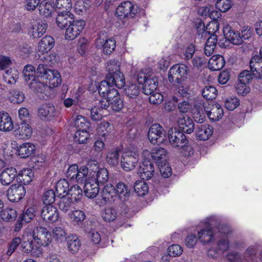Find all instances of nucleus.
Here are the masks:
<instances>
[{"mask_svg":"<svg viewBox=\"0 0 262 262\" xmlns=\"http://www.w3.org/2000/svg\"><path fill=\"white\" fill-rule=\"evenodd\" d=\"M139 155L137 151L127 150L122 155L121 167L126 171L133 170L139 162Z\"/></svg>","mask_w":262,"mask_h":262,"instance_id":"4","label":"nucleus"},{"mask_svg":"<svg viewBox=\"0 0 262 262\" xmlns=\"http://www.w3.org/2000/svg\"><path fill=\"white\" fill-rule=\"evenodd\" d=\"M85 25L83 20H75L66 29L65 38L68 40H73L78 37Z\"/></svg>","mask_w":262,"mask_h":262,"instance_id":"9","label":"nucleus"},{"mask_svg":"<svg viewBox=\"0 0 262 262\" xmlns=\"http://www.w3.org/2000/svg\"><path fill=\"white\" fill-rule=\"evenodd\" d=\"M29 88L34 92L42 93L45 89V84L39 81L38 78H34L29 84Z\"/></svg>","mask_w":262,"mask_h":262,"instance_id":"54","label":"nucleus"},{"mask_svg":"<svg viewBox=\"0 0 262 262\" xmlns=\"http://www.w3.org/2000/svg\"><path fill=\"white\" fill-rule=\"evenodd\" d=\"M40 216L45 222L53 223L58 221L59 212L55 207L47 205L42 207L40 212Z\"/></svg>","mask_w":262,"mask_h":262,"instance_id":"11","label":"nucleus"},{"mask_svg":"<svg viewBox=\"0 0 262 262\" xmlns=\"http://www.w3.org/2000/svg\"><path fill=\"white\" fill-rule=\"evenodd\" d=\"M202 94L206 100H212L216 97L217 90L213 86H207L203 90Z\"/></svg>","mask_w":262,"mask_h":262,"instance_id":"51","label":"nucleus"},{"mask_svg":"<svg viewBox=\"0 0 262 262\" xmlns=\"http://www.w3.org/2000/svg\"><path fill=\"white\" fill-rule=\"evenodd\" d=\"M26 194V189L20 184L12 185L8 189L7 195L12 202H17L21 200Z\"/></svg>","mask_w":262,"mask_h":262,"instance_id":"12","label":"nucleus"},{"mask_svg":"<svg viewBox=\"0 0 262 262\" xmlns=\"http://www.w3.org/2000/svg\"><path fill=\"white\" fill-rule=\"evenodd\" d=\"M69 190V184L66 179H60L56 183V192L58 197L66 196Z\"/></svg>","mask_w":262,"mask_h":262,"instance_id":"33","label":"nucleus"},{"mask_svg":"<svg viewBox=\"0 0 262 262\" xmlns=\"http://www.w3.org/2000/svg\"><path fill=\"white\" fill-rule=\"evenodd\" d=\"M73 200L75 202H78L82 197V190L78 185H74L72 186L69 191L68 196Z\"/></svg>","mask_w":262,"mask_h":262,"instance_id":"41","label":"nucleus"},{"mask_svg":"<svg viewBox=\"0 0 262 262\" xmlns=\"http://www.w3.org/2000/svg\"><path fill=\"white\" fill-rule=\"evenodd\" d=\"M215 7L220 11L225 12L231 8V2L230 0H218Z\"/></svg>","mask_w":262,"mask_h":262,"instance_id":"56","label":"nucleus"},{"mask_svg":"<svg viewBox=\"0 0 262 262\" xmlns=\"http://www.w3.org/2000/svg\"><path fill=\"white\" fill-rule=\"evenodd\" d=\"M34 175V173L31 169H24L19 172L18 177L21 183L27 185L32 181Z\"/></svg>","mask_w":262,"mask_h":262,"instance_id":"40","label":"nucleus"},{"mask_svg":"<svg viewBox=\"0 0 262 262\" xmlns=\"http://www.w3.org/2000/svg\"><path fill=\"white\" fill-rule=\"evenodd\" d=\"M134 190L139 196H143L148 192V187L143 181H136L134 184Z\"/></svg>","mask_w":262,"mask_h":262,"instance_id":"49","label":"nucleus"},{"mask_svg":"<svg viewBox=\"0 0 262 262\" xmlns=\"http://www.w3.org/2000/svg\"><path fill=\"white\" fill-rule=\"evenodd\" d=\"M179 128L182 132L191 134L194 131V127L192 120L188 116L180 118L178 121Z\"/></svg>","mask_w":262,"mask_h":262,"instance_id":"22","label":"nucleus"},{"mask_svg":"<svg viewBox=\"0 0 262 262\" xmlns=\"http://www.w3.org/2000/svg\"><path fill=\"white\" fill-rule=\"evenodd\" d=\"M17 174L15 168H7L4 170L0 174V182L4 186L10 185Z\"/></svg>","mask_w":262,"mask_h":262,"instance_id":"19","label":"nucleus"},{"mask_svg":"<svg viewBox=\"0 0 262 262\" xmlns=\"http://www.w3.org/2000/svg\"><path fill=\"white\" fill-rule=\"evenodd\" d=\"M99 191V185L92 179L88 177L84 183V192L85 195L89 198H94L98 194Z\"/></svg>","mask_w":262,"mask_h":262,"instance_id":"18","label":"nucleus"},{"mask_svg":"<svg viewBox=\"0 0 262 262\" xmlns=\"http://www.w3.org/2000/svg\"><path fill=\"white\" fill-rule=\"evenodd\" d=\"M38 10L41 15L48 17L51 16L54 8L52 5L48 0H44L39 4Z\"/></svg>","mask_w":262,"mask_h":262,"instance_id":"37","label":"nucleus"},{"mask_svg":"<svg viewBox=\"0 0 262 262\" xmlns=\"http://www.w3.org/2000/svg\"><path fill=\"white\" fill-rule=\"evenodd\" d=\"M47 28L48 25L46 23L40 20H37L32 24L29 34L33 38H39L45 33Z\"/></svg>","mask_w":262,"mask_h":262,"instance_id":"17","label":"nucleus"},{"mask_svg":"<svg viewBox=\"0 0 262 262\" xmlns=\"http://www.w3.org/2000/svg\"><path fill=\"white\" fill-rule=\"evenodd\" d=\"M78 166L76 164H73L69 166L66 172V176L71 181H75L77 174Z\"/></svg>","mask_w":262,"mask_h":262,"instance_id":"62","label":"nucleus"},{"mask_svg":"<svg viewBox=\"0 0 262 262\" xmlns=\"http://www.w3.org/2000/svg\"><path fill=\"white\" fill-rule=\"evenodd\" d=\"M89 174L90 167L88 168L85 166H81L78 168L75 181L79 184H82L86 181Z\"/></svg>","mask_w":262,"mask_h":262,"instance_id":"42","label":"nucleus"},{"mask_svg":"<svg viewBox=\"0 0 262 262\" xmlns=\"http://www.w3.org/2000/svg\"><path fill=\"white\" fill-rule=\"evenodd\" d=\"M225 61L224 57L220 55L212 56L208 61V68L212 71L221 70L225 65Z\"/></svg>","mask_w":262,"mask_h":262,"instance_id":"29","label":"nucleus"},{"mask_svg":"<svg viewBox=\"0 0 262 262\" xmlns=\"http://www.w3.org/2000/svg\"><path fill=\"white\" fill-rule=\"evenodd\" d=\"M116 195L119 199L124 202L126 201L130 194V189L128 185L122 182H118L115 187Z\"/></svg>","mask_w":262,"mask_h":262,"instance_id":"26","label":"nucleus"},{"mask_svg":"<svg viewBox=\"0 0 262 262\" xmlns=\"http://www.w3.org/2000/svg\"><path fill=\"white\" fill-rule=\"evenodd\" d=\"M178 88V92L184 97H188L190 95L191 90L188 85L183 82H180Z\"/></svg>","mask_w":262,"mask_h":262,"instance_id":"57","label":"nucleus"},{"mask_svg":"<svg viewBox=\"0 0 262 262\" xmlns=\"http://www.w3.org/2000/svg\"><path fill=\"white\" fill-rule=\"evenodd\" d=\"M147 159V157L145 158L139 169V176L142 180H149L151 179L154 175V165L152 163Z\"/></svg>","mask_w":262,"mask_h":262,"instance_id":"13","label":"nucleus"},{"mask_svg":"<svg viewBox=\"0 0 262 262\" xmlns=\"http://www.w3.org/2000/svg\"><path fill=\"white\" fill-rule=\"evenodd\" d=\"M111 129L110 123L106 121H103L100 123L97 127V133L102 137L105 138Z\"/></svg>","mask_w":262,"mask_h":262,"instance_id":"53","label":"nucleus"},{"mask_svg":"<svg viewBox=\"0 0 262 262\" xmlns=\"http://www.w3.org/2000/svg\"><path fill=\"white\" fill-rule=\"evenodd\" d=\"M17 213L15 209L7 208L2 210L1 214L2 219L6 222L13 221L17 217Z\"/></svg>","mask_w":262,"mask_h":262,"instance_id":"45","label":"nucleus"},{"mask_svg":"<svg viewBox=\"0 0 262 262\" xmlns=\"http://www.w3.org/2000/svg\"><path fill=\"white\" fill-rule=\"evenodd\" d=\"M188 73V67L185 64H175L170 69L168 72V80L174 84L180 83L187 78Z\"/></svg>","mask_w":262,"mask_h":262,"instance_id":"3","label":"nucleus"},{"mask_svg":"<svg viewBox=\"0 0 262 262\" xmlns=\"http://www.w3.org/2000/svg\"><path fill=\"white\" fill-rule=\"evenodd\" d=\"M58 203V206L61 210L63 212L68 211L74 204L75 202L69 196H61Z\"/></svg>","mask_w":262,"mask_h":262,"instance_id":"48","label":"nucleus"},{"mask_svg":"<svg viewBox=\"0 0 262 262\" xmlns=\"http://www.w3.org/2000/svg\"><path fill=\"white\" fill-rule=\"evenodd\" d=\"M140 88L135 83H129L124 89V93L129 98H136L139 94Z\"/></svg>","mask_w":262,"mask_h":262,"instance_id":"43","label":"nucleus"},{"mask_svg":"<svg viewBox=\"0 0 262 262\" xmlns=\"http://www.w3.org/2000/svg\"><path fill=\"white\" fill-rule=\"evenodd\" d=\"M213 133L212 127L207 124L200 125L197 126L196 135L201 140H206Z\"/></svg>","mask_w":262,"mask_h":262,"instance_id":"28","label":"nucleus"},{"mask_svg":"<svg viewBox=\"0 0 262 262\" xmlns=\"http://www.w3.org/2000/svg\"><path fill=\"white\" fill-rule=\"evenodd\" d=\"M15 132L16 135H19L21 139L30 137L32 133L31 126L26 122H21Z\"/></svg>","mask_w":262,"mask_h":262,"instance_id":"36","label":"nucleus"},{"mask_svg":"<svg viewBox=\"0 0 262 262\" xmlns=\"http://www.w3.org/2000/svg\"><path fill=\"white\" fill-rule=\"evenodd\" d=\"M252 72L248 70H244L242 71L238 77L239 82H243L244 83L248 84L252 78Z\"/></svg>","mask_w":262,"mask_h":262,"instance_id":"64","label":"nucleus"},{"mask_svg":"<svg viewBox=\"0 0 262 262\" xmlns=\"http://www.w3.org/2000/svg\"><path fill=\"white\" fill-rule=\"evenodd\" d=\"M101 216L106 222L114 221L117 216V212L113 208H106L101 212Z\"/></svg>","mask_w":262,"mask_h":262,"instance_id":"47","label":"nucleus"},{"mask_svg":"<svg viewBox=\"0 0 262 262\" xmlns=\"http://www.w3.org/2000/svg\"><path fill=\"white\" fill-rule=\"evenodd\" d=\"M32 237L39 246H47L51 242V233L42 227H36L33 230Z\"/></svg>","mask_w":262,"mask_h":262,"instance_id":"7","label":"nucleus"},{"mask_svg":"<svg viewBox=\"0 0 262 262\" xmlns=\"http://www.w3.org/2000/svg\"><path fill=\"white\" fill-rule=\"evenodd\" d=\"M164 136V132L163 127L158 123L152 124L149 129L148 138L152 144L162 142L160 141L161 138Z\"/></svg>","mask_w":262,"mask_h":262,"instance_id":"14","label":"nucleus"},{"mask_svg":"<svg viewBox=\"0 0 262 262\" xmlns=\"http://www.w3.org/2000/svg\"><path fill=\"white\" fill-rule=\"evenodd\" d=\"M42 200L46 205L53 203L55 200V192L51 189L47 190L43 194Z\"/></svg>","mask_w":262,"mask_h":262,"instance_id":"59","label":"nucleus"},{"mask_svg":"<svg viewBox=\"0 0 262 262\" xmlns=\"http://www.w3.org/2000/svg\"><path fill=\"white\" fill-rule=\"evenodd\" d=\"M223 33L226 39L232 43L239 45L243 43V39L241 37V34L238 31L232 30V28L228 25L224 27Z\"/></svg>","mask_w":262,"mask_h":262,"instance_id":"16","label":"nucleus"},{"mask_svg":"<svg viewBox=\"0 0 262 262\" xmlns=\"http://www.w3.org/2000/svg\"><path fill=\"white\" fill-rule=\"evenodd\" d=\"M112 87L113 86L110 83V81L106 78L105 80L102 81L100 83L98 87V91L101 96L105 98L106 94Z\"/></svg>","mask_w":262,"mask_h":262,"instance_id":"52","label":"nucleus"},{"mask_svg":"<svg viewBox=\"0 0 262 262\" xmlns=\"http://www.w3.org/2000/svg\"><path fill=\"white\" fill-rule=\"evenodd\" d=\"M72 120L73 121V125L79 129L81 128H85V127H88V122L86 119L81 115H77L75 114H73L72 117Z\"/></svg>","mask_w":262,"mask_h":262,"instance_id":"46","label":"nucleus"},{"mask_svg":"<svg viewBox=\"0 0 262 262\" xmlns=\"http://www.w3.org/2000/svg\"><path fill=\"white\" fill-rule=\"evenodd\" d=\"M97 46H102L103 53L106 55L111 54L115 50L116 47V41L111 38L107 40L99 38L97 39Z\"/></svg>","mask_w":262,"mask_h":262,"instance_id":"24","label":"nucleus"},{"mask_svg":"<svg viewBox=\"0 0 262 262\" xmlns=\"http://www.w3.org/2000/svg\"><path fill=\"white\" fill-rule=\"evenodd\" d=\"M66 233L61 227H56L53 230V236L57 241H63L66 238Z\"/></svg>","mask_w":262,"mask_h":262,"instance_id":"61","label":"nucleus"},{"mask_svg":"<svg viewBox=\"0 0 262 262\" xmlns=\"http://www.w3.org/2000/svg\"><path fill=\"white\" fill-rule=\"evenodd\" d=\"M54 105L51 104H45L38 109V115L42 119H51L58 115Z\"/></svg>","mask_w":262,"mask_h":262,"instance_id":"21","label":"nucleus"},{"mask_svg":"<svg viewBox=\"0 0 262 262\" xmlns=\"http://www.w3.org/2000/svg\"><path fill=\"white\" fill-rule=\"evenodd\" d=\"M207 114L209 118L213 121H219L223 115V110L218 103L212 104L210 110H207Z\"/></svg>","mask_w":262,"mask_h":262,"instance_id":"27","label":"nucleus"},{"mask_svg":"<svg viewBox=\"0 0 262 262\" xmlns=\"http://www.w3.org/2000/svg\"><path fill=\"white\" fill-rule=\"evenodd\" d=\"M24 78L26 81H29L34 78L36 73L34 67L31 64L26 65L23 71Z\"/></svg>","mask_w":262,"mask_h":262,"instance_id":"55","label":"nucleus"},{"mask_svg":"<svg viewBox=\"0 0 262 262\" xmlns=\"http://www.w3.org/2000/svg\"><path fill=\"white\" fill-rule=\"evenodd\" d=\"M36 210L34 206L28 208L23 213L22 220L26 223H29L34 217Z\"/></svg>","mask_w":262,"mask_h":262,"instance_id":"58","label":"nucleus"},{"mask_svg":"<svg viewBox=\"0 0 262 262\" xmlns=\"http://www.w3.org/2000/svg\"><path fill=\"white\" fill-rule=\"evenodd\" d=\"M250 67L253 75H258L259 77L262 76V58L259 56H254L252 58Z\"/></svg>","mask_w":262,"mask_h":262,"instance_id":"31","label":"nucleus"},{"mask_svg":"<svg viewBox=\"0 0 262 262\" xmlns=\"http://www.w3.org/2000/svg\"><path fill=\"white\" fill-rule=\"evenodd\" d=\"M93 161L90 163L89 178H92L98 184H103L108 180V172L106 168H99Z\"/></svg>","mask_w":262,"mask_h":262,"instance_id":"6","label":"nucleus"},{"mask_svg":"<svg viewBox=\"0 0 262 262\" xmlns=\"http://www.w3.org/2000/svg\"><path fill=\"white\" fill-rule=\"evenodd\" d=\"M239 104V100L237 98H229L226 100L225 106L227 109L232 111L236 108Z\"/></svg>","mask_w":262,"mask_h":262,"instance_id":"60","label":"nucleus"},{"mask_svg":"<svg viewBox=\"0 0 262 262\" xmlns=\"http://www.w3.org/2000/svg\"><path fill=\"white\" fill-rule=\"evenodd\" d=\"M74 20V15L70 11L58 12L56 19L57 26L60 29H65Z\"/></svg>","mask_w":262,"mask_h":262,"instance_id":"15","label":"nucleus"},{"mask_svg":"<svg viewBox=\"0 0 262 262\" xmlns=\"http://www.w3.org/2000/svg\"><path fill=\"white\" fill-rule=\"evenodd\" d=\"M183 249L179 245H172L168 248V254L170 256L175 257L182 253Z\"/></svg>","mask_w":262,"mask_h":262,"instance_id":"63","label":"nucleus"},{"mask_svg":"<svg viewBox=\"0 0 262 262\" xmlns=\"http://www.w3.org/2000/svg\"><path fill=\"white\" fill-rule=\"evenodd\" d=\"M116 192L115 188L112 185L107 184L102 190V199L106 202H108L114 196L117 195Z\"/></svg>","mask_w":262,"mask_h":262,"instance_id":"44","label":"nucleus"},{"mask_svg":"<svg viewBox=\"0 0 262 262\" xmlns=\"http://www.w3.org/2000/svg\"><path fill=\"white\" fill-rule=\"evenodd\" d=\"M213 220L212 217L207 218L204 223L205 228L198 231V239L203 244L213 242L215 239V230L211 227L213 225Z\"/></svg>","mask_w":262,"mask_h":262,"instance_id":"5","label":"nucleus"},{"mask_svg":"<svg viewBox=\"0 0 262 262\" xmlns=\"http://www.w3.org/2000/svg\"><path fill=\"white\" fill-rule=\"evenodd\" d=\"M168 139L172 146L179 148L185 146L188 142L184 133L176 128H171L168 131Z\"/></svg>","mask_w":262,"mask_h":262,"instance_id":"8","label":"nucleus"},{"mask_svg":"<svg viewBox=\"0 0 262 262\" xmlns=\"http://www.w3.org/2000/svg\"><path fill=\"white\" fill-rule=\"evenodd\" d=\"M70 216L72 224L75 226L81 225L85 218L84 212L80 210L72 211Z\"/></svg>","mask_w":262,"mask_h":262,"instance_id":"39","label":"nucleus"},{"mask_svg":"<svg viewBox=\"0 0 262 262\" xmlns=\"http://www.w3.org/2000/svg\"><path fill=\"white\" fill-rule=\"evenodd\" d=\"M17 154L21 158H27L33 154L35 151V146L31 143L26 142L17 146Z\"/></svg>","mask_w":262,"mask_h":262,"instance_id":"20","label":"nucleus"},{"mask_svg":"<svg viewBox=\"0 0 262 262\" xmlns=\"http://www.w3.org/2000/svg\"><path fill=\"white\" fill-rule=\"evenodd\" d=\"M54 45V39L51 36H45L41 39L38 46V52L43 55L40 60L49 66H51L55 60L54 56L47 54Z\"/></svg>","mask_w":262,"mask_h":262,"instance_id":"2","label":"nucleus"},{"mask_svg":"<svg viewBox=\"0 0 262 262\" xmlns=\"http://www.w3.org/2000/svg\"><path fill=\"white\" fill-rule=\"evenodd\" d=\"M85 129L86 128L78 129L76 132L74 137V140L76 142L82 144L88 139L90 136L89 134Z\"/></svg>","mask_w":262,"mask_h":262,"instance_id":"50","label":"nucleus"},{"mask_svg":"<svg viewBox=\"0 0 262 262\" xmlns=\"http://www.w3.org/2000/svg\"><path fill=\"white\" fill-rule=\"evenodd\" d=\"M140 8L130 1L121 3L117 8L116 16L119 19H130L135 17L140 13Z\"/></svg>","mask_w":262,"mask_h":262,"instance_id":"1","label":"nucleus"},{"mask_svg":"<svg viewBox=\"0 0 262 262\" xmlns=\"http://www.w3.org/2000/svg\"><path fill=\"white\" fill-rule=\"evenodd\" d=\"M21 248L24 252L26 253H31L33 256H38L41 253L39 247L35 246L32 240L26 241L25 237L23 238V242L21 244Z\"/></svg>","mask_w":262,"mask_h":262,"instance_id":"25","label":"nucleus"},{"mask_svg":"<svg viewBox=\"0 0 262 262\" xmlns=\"http://www.w3.org/2000/svg\"><path fill=\"white\" fill-rule=\"evenodd\" d=\"M150 155L152 159L158 165L165 163L167 161L168 154L167 150L161 147L157 146L153 148L151 152L148 150H144L143 156L144 157Z\"/></svg>","mask_w":262,"mask_h":262,"instance_id":"10","label":"nucleus"},{"mask_svg":"<svg viewBox=\"0 0 262 262\" xmlns=\"http://www.w3.org/2000/svg\"><path fill=\"white\" fill-rule=\"evenodd\" d=\"M45 79L49 80V84L51 86H57L61 82V77L59 72L55 70H51L48 72V75L46 76Z\"/></svg>","mask_w":262,"mask_h":262,"instance_id":"35","label":"nucleus"},{"mask_svg":"<svg viewBox=\"0 0 262 262\" xmlns=\"http://www.w3.org/2000/svg\"><path fill=\"white\" fill-rule=\"evenodd\" d=\"M158 79L156 76L152 75L146 80L143 87V93L145 95L151 94L157 89Z\"/></svg>","mask_w":262,"mask_h":262,"instance_id":"32","label":"nucleus"},{"mask_svg":"<svg viewBox=\"0 0 262 262\" xmlns=\"http://www.w3.org/2000/svg\"><path fill=\"white\" fill-rule=\"evenodd\" d=\"M67 246L72 253L77 252L81 246L80 241L76 235L69 236L67 240Z\"/></svg>","mask_w":262,"mask_h":262,"instance_id":"38","label":"nucleus"},{"mask_svg":"<svg viewBox=\"0 0 262 262\" xmlns=\"http://www.w3.org/2000/svg\"><path fill=\"white\" fill-rule=\"evenodd\" d=\"M13 123L9 114L0 112V130L9 132L13 129Z\"/></svg>","mask_w":262,"mask_h":262,"instance_id":"23","label":"nucleus"},{"mask_svg":"<svg viewBox=\"0 0 262 262\" xmlns=\"http://www.w3.org/2000/svg\"><path fill=\"white\" fill-rule=\"evenodd\" d=\"M106 79L108 80L113 86H116L117 88L121 89L125 84V79L124 75L121 72H118L115 75H107Z\"/></svg>","mask_w":262,"mask_h":262,"instance_id":"30","label":"nucleus"},{"mask_svg":"<svg viewBox=\"0 0 262 262\" xmlns=\"http://www.w3.org/2000/svg\"><path fill=\"white\" fill-rule=\"evenodd\" d=\"M121 149L119 148H113L109 150L106 156V161L113 166L117 165L119 162V156Z\"/></svg>","mask_w":262,"mask_h":262,"instance_id":"34","label":"nucleus"}]
</instances>
